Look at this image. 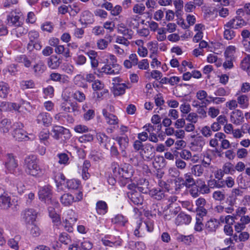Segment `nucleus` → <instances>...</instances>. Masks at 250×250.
Segmentation results:
<instances>
[{
  "label": "nucleus",
  "mask_w": 250,
  "mask_h": 250,
  "mask_svg": "<svg viewBox=\"0 0 250 250\" xmlns=\"http://www.w3.org/2000/svg\"><path fill=\"white\" fill-rule=\"evenodd\" d=\"M25 172L31 176H40L42 173V168L38 164L36 157L34 155L26 157L24 160Z\"/></svg>",
  "instance_id": "f257e3e1"
},
{
  "label": "nucleus",
  "mask_w": 250,
  "mask_h": 250,
  "mask_svg": "<svg viewBox=\"0 0 250 250\" xmlns=\"http://www.w3.org/2000/svg\"><path fill=\"white\" fill-rule=\"evenodd\" d=\"M235 48L234 46L228 47L225 52L226 61L223 64V67L225 69H231L233 67V62L235 61L234 53Z\"/></svg>",
  "instance_id": "f03ea898"
},
{
  "label": "nucleus",
  "mask_w": 250,
  "mask_h": 250,
  "mask_svg": "<svg viewBox=\"0 0 250 250\" xmlns=\"http://www.w3.org/2000/svg\"><path fill=\"white\" fill-rule=\"evenodd\" d=\"M4 165L6 171L15 174L16 168L18 167V162L13 154L8 153L6 155V160Z\"/></svg>",
  "instance_id": "7ed1b4c3"
},
{
  "label": "nucleus",
  "mask_w": 250,
  "mask_h": 250,
  "mask_svg": "<svg viewBox=\"0 0 250 250\" xmlns=\"http://www.w3.org/2000/svg\"><path fill=\"white\" fill-rule=\"evenodd\" d=\"M141 157L146 161H151L155 157V152L153 146L150 144L144 145V147L140 151Z\"/></svg>",
  "instance_id": "20e7f679"
},
{
  "label": "nucleus",
  "mask_w": 250,
  "mask_h": 250,
  "mask_svg": "<svg viewBox=\"0 0 250 250\" xmlns=\"http://www.w3.org/2000/svg\"><path fill=\"white\" fill-rule=\"evenodd\" d=\"M37 212L33 208H27L21 213L22 220L27 224H32L37 217Z\"/></svg>",
  "instance_id": "39448f33"
},
{
  "label": "nucleus",
  "mask_w": 250,
  "mask_h": 250,
  "mask_svg": "<svg viewBox=\"0 0 250 250\" xmlns=\"http://www.w3.org/2000/svg\"><path fill=\"white\" fill-rule=\"evenodd\" d=\"M21 14L12 11L7 17V20L9 25L18 26L22 24Z\"/></svg>",
  "instance_id": "423d86ee"
},
{
  "label": "nucleus",
  "mask_w": 250,
  "mask_h": 250,
  "mask_svg": "<svg viewBox=\"0 0 250 250\" xmlns=\"http://www.w3.org/2000/svg\"><path fill=\"white\" fill-rule=\"evenodd\" d=\"M51 189L49 187H43L40 190L39 192V197L41 199L44 200L47 204L52 203Z\"/></svg>",
  "instance_id": "0eeeda50"
},
{
  "label": "nucleus",
  "mask_w": 250,
  "mask_h": 250,
  "mask_svg": "<svg viewBox=\"0 0 250 250\" xmlns=\"http://www.w3.org/2000/svg\"><path fill=\"white\" fill-rule=\"evenodd\" d=\"M104 66L101 68L100 72L111 75H115L119 73L120 68L113 67L112 64L109 63L108 60H106Z\"/></svg>",
  "instance_id": "6e6552de"
},
{
  "label": "nucleus",
  "mask_w": 250,
  "mask_h": 250,
  "mask_svg": "<svg viewBox=\"0 0 250 250\" xmlns=\"http://www.w3.org/2000/svg\"><path fill=\"white\" fill-rule=\"evenodd\" d=\"M127 196L135 205H142L143 198L140 192L135 190H131L127 193Z\"/></svg>",
  "instance_id": "1a4fd4ad"
},
{
  "label": "nucleus",
  "mask_w": 250,
  "mask_h": 250,
  "mask_svg": "<svg viewBox=\"0 0 250 250\" xmlns=\"http://www.w3.org/2000/svg\"><path fill=\"white\" fill-rule=\"evenodd\" d=\"M245 21L240 18L236 17L230 20L226 24L227 27H232L233 29L242 28L246 25Z\"/></svg>",
  "instance_id": "9d476101"
},
{
  "label": "nucleus",
  "mask_w": 250,
  "mask_h": 250,
  "mask_svg": "<svg viewBox=\"0 0 250 250\" xmlns=\"http://www.w3.org/2000/svg\"><path fill=\"white\" fill-rule=\"evenodd\" d=\"M51 117L46 112H42L37 116L36 121L38 124H42L45 126H48L51 123Z\"/></svg>",
  "instance_id": "9b49d317"
},
{
  "label": "nucleus",
  "mask_w": 250,
  "mask_h": 250,
  "mask_svg": "<svg viewBox=\"0 0 250 250\" xmlns=\"http://www.w3.org/2000/svg\"><path fill=\"white\" fill-rule=\"evenodd\" d=\"M61 60L56 55H52L47 59V65L52 69H57L61 63Z\"/></svg>",
  "instance_id": "f8f14e48"
},
{
  "label": "nucleus",
  "mask_w": 250,
  "mask_h": 250,
  "mask_svg": "<svg viewBox=\"0 0 250 250\" xmlns=\"http://www.w3.org/2000/svg\"><path fill=\"white\" fill-rule=\"evenodd\" d=\"M102 113L107 124L115 125L118 123V119L115 115L108 112L105 109L103 110Z\"/></svg>",
  "instance_id": "ddd939ff"
},
{
  "label": "nucleus",
  "mask_w": 250,
  "mask_h": 250,
  "mask_svg": "<svg viewBox=\"0 0 250 250\" xmlns=\"http://www.w3.org/2000/svg\"><path fill=\"white\" fill-rule=\"evenodd\" d=\"M60 202L64 206H69L75 202V198L69 193H64L60 198Z\"/></svg>",
  "instance_id": "4468645a"
},
{
  "label": "nucleus",
  "mask_w": 250,
  "mask_h": 250,
  "mask_svg": "<svg viewBox=\"0 0 250 250\" xmlns=\"http://www.w3.org/2000/svg\"><path fill=\"white\" fill-rule=\"evenodd\" d=\"M11 198L7 194L3 193L0 196V207L6 209L11 206Z\"/></svg>",
  "instance_id": "2eb2a0df"
},
{
  "label": "nucleus",
  "mask_w": 250,
  "mask_h": 250,
  "mask_svg": "<svg viewBox=\"0 0 250 250\" xmlns=\"http://www.w3.org/2000/svg\"><path fill=\"white\" fill-rule=\"evenodd\" d=\"M69 130L62 126L56 125L53 127L52 132L53 137L56 140H59L62 134L68 132Z\"/></svg>",
  "instance_id": "dca6fc26"
},
{
  "label": "nucleus",
  "mask_w": 250,
  "mask_h": 250,
  "mask_svg": "<svg viewBox=\"0 0 250 250\" xmlns=\"http://www.w3.org/2000/svg\"><path fill=\"white\" fill-rule=\"evenodd\" d=\"M191 220V218L189 215L184 213H180L178 215L175 219V223L177 225L183 224H188L190 222Z\"/></svg>",
  "instance_id": "f3484780"
},
{
  "label": "nucleus",
  "mask_w": 250,
  "mask_h": 250,
  "mask_svg": "<svg viewBox=\"0 0 250 250\" xmlns=\"http://www.w3.org/2000/svg\"><path fill=\"white\" fill-rule=\"evenodd\" d=\"M13 136L16 140L18 141H22L23 140H27L28 139V137L27 133L23 129H14Z\"/></svg>",
  "instance_id": "a211bd4d"
},
{
  "label": "nucleus",
  "mask_w": 250,
  "mask_h": 250,
  "mask_svg": "<svg viewBox=\"0 0 250 250\" xmlns=\"http://www.w3.org/2000/svg\"><path fill=\"white\" fill-rule=\"evenodd\" d=\"M230 118L234 124L237 125L241 122L244 119L243 113L240 110H235L232 112Z\"/></svg>",
  "instance_id": "6ab92c4d"
},
{
  "label": "nucleus",
  "mask_w": 250,
  "mask_h": 250,
  "mask_svg": "<svg viewBox=\"0 0 250 250\" xmlns=\"http://www.w3.org/2000/svg\"><path fill=\"white\" fill-rule=\"evenodd\" d=\"M165 191L164 189L158 188L150 190L149 194L153 198L157 200H160L164 197Z\"/></svg>",
  "instance_id": "aec40b11"
},
{
  "label": "nucleus",
  "mask_w": 250,
  "mask_h": 250,
  "mask_svg": "<svg viewBox=\"0 0 250 250\" xmlns=\"http://www.w3.org/2000/svg\"><path fill=\"white\" fill-rule=\"evenodd\" d=\"M139 19L138 16L135 15L128 18L126 20V24L131 29H136L139 26Z\"/></svg>",
  "instance_id": "412c9836"
},
{
  "label": "nucleus",
  "mask_w": 250,
  "mask_h": 250,
  "mask_svg": "<svg viewBox=\"0 0 250 250\" xmlns=\"http://www.w3.org/2000/svg\"><path fill=\"white\" fill-rule=\"evenodd\" d=\"M114 142L113 140H108L104 144V147L106 149H110L112 156L117 157L119 153L117 147L114 146Z\"/></svg>",
  "instance_id": "4be33fe9"
},
{
  "label": "nucleus",
  "mask_w": 250,
  "mask_h": 250,
  "mask_svg": "<svg viewBox=\"0 0 250 250\" xmlns=\"http://www.w3.org/2000/svg\"><path fill=\"white\" fill-rule=\"evenodd\" d=\"M127 87L125 83H119L115 85L113 87V92L115 96H120L125 93Z\"/></svg>",
  "instance_id": "5701e85b"
},
{
  "label": "nucleus",
  "mask_w": 250,
  "mask_h": 250,
  "mask_svg": "<svg viewBox=\"0 0 250 250\" xmlns=\"http://www.w3.org/2000/svg\"><path fill=\"white\" fill-rule=\"evenodd\" d=\"M205 143L202 137H199L194 140V142L192 143V148L196 151H200L202 150L203 146Z\"/></svg>",
  "instance_id": "b1692460"
},
{
  "label": "nucleus",
  "mask_w": 250,
  "mask_h": 250,
  "mask_svg": "<svg viewBox=\"0 0 250 250\" xmlns=\"http://www.w3.org/2000/svg\"><path fill=\"white\" fill-rule=\"evenodd\" d=\"M219 222L215 219H210L206 224L205 227L209 231L214 232L219 225Z\"/></svg>",
  "instance_id": "393cba45"
},
{
  "label": "nucleus",
  "mask_w": 250,
  "mask_h": 250,
  "mask_svg": "<svg viewBox=\"0 0 250 250\" xmlns=\"http://www.w3.org/2000/svg\"><path fill=\"white\" fill-rule=\"evenodd\" d=\"M196 205L199 208L198 211H201V213H199L200 215L204 216L207 213V210L204 208V207L206 204V201L203 198H199L196 200Z\"/></svg>",
  "instance_id": "a878e982"
},
{
  "label": "nucleus",
  "mask_w": 250,
  "mask_h": 250,
  "mask_svg": "<svg viewBox=\"0 0 250 250\" xmlns=\"http://www.w3.org/2000/svg\"><path fill=\"white\" fill-rule=\"evenodd\" d=\"M212 198L216 201L222 202L226 198L225 191L224 190H217L212 193Z\"/></svg>",
  "instance_id": "bb28decb"
},
{
  "label": "nucleus",
  "mask_w": 250,
  "mask_h": 250,
  "mask_svg": "<svg viewBox=\"0 0 250 250\" xmlns=\"http://www.w3.org/2000/svg\"><path fill=\"white\" fill-rule=\"evenodd\" d=\"M11 128V123L7 119L2 120L0 124V130L4 133L8 132Z\"/></svg>",
  "instance_id": "cd10ccee"
},
{
  "label": "nucleus",
  "mask_w": 250,
  "mask_h": 250,
  "mask_svg": "<svg viewBox=\"0 0 250 250\" xmlns=\"http://www.w3.org/2000/svg\"><path fill=\"white\" fill-rule=\"evenodd\" d=\"M235 218L234 215H228L220 216L219 220L222 223H226V225L232 226L235 222Z\"/></svg>",
  "instance_id": "c85d7f7f"
},
{
  "label": "nucleus",
  "mask_w": 250,
  "mask_h": 250,
  "mask_svg": "<svg viewBox=\"0 0 250 250\" xmlns=\"http://www.w3.org/2000/svg\"><path fill=\"white\" fill-rule=\"evenodd\" d=\"M55 52L58 54H62L65 57L68 58L70 57L69 49L65 48L63 45H58L55 49Z\"/></svg>",
  "instance_id": "c756f323"
},
{
  "label": "nucleus",
  "mask_w": 250,
  "mask_h": 250,
  "mask_svg": "<svg viewBox=\"0 0 250 250\" xmlns=\"http://www.w3.org/2000/svg\"><path fill=\"white\" fill-rule=\"evenodd\" d=\"M96 210L99 214H104L107 211V206L103 201H98L96 204Z\"/></svg>",
  "instance_id": "7c9ffc66"
},
{
  "label": "nucleus",
  "mask_w": 250,
  "mask_h": 250,
  "mask_svg": "<svg viewBox=\"0 0 250 250\" xmlns=\"http://www.w3.org/2000/svg\"><path fill=\"white\" fill-rule=\"evenodd\" d=\"M33 70L36 75H40L45 70L46 66L42 62H40L33 66Z\"/></svg>",
  "instance_id": "2f4dec72"
},
{
  "label": "nucleus",
  "mask_w": 250,
  "mask_h": 250,
  "mask_svg": "<svg viewBox=\"0 0 250 250\" xmlns=\"http://www.w3.org/2000/svg\"><path fill=\"white\" fill-rule=\"evenodd\" d=\"M128 247L131 249H136V250H145L146 249L145 244L142 242L130 241L129 243Z\"/></svg>",
  "instance_id": "473e14b6"
},
{
  "label": "nucleus",
  "mask_w": 250,
  "mask_h": 250,
  "mask_svg": "<svg viewBox=\"0 0 250 250\" xmlns=\"http://www.w3.org/2000/svg\"><path fill=\"white\" fill-rule=\"evenodd\" d=\"M116 43H117V45L127 50H128V46L130 43L128 40L124 37H117L116 39Z\"/></svg>",
  "instance_id": "72a5a7b5"
},
{
  "label": "nucleus",
  "mask_w": 250,
  "mask_h": 250,
  "mask_svg": "<svg viewBox=\"0 0 250 250\" xmlns=\"http://www.w3.org/2000/svg\"><path fill=\"white\" fill-rule=\"evenodd\" d=\"M224 38L228 40H230L232 39L235 36V33L233 30V28L232 27H227L226 26V24L224 25Z\"/></svg>",
  "instance_id": "f704fd0d"
},
{
  "label": "nucleus",
  "mask_w": 250,
  "mask_h": 250,
  "mask_svg": "<svg viewBox=\"0 0 250 250\" xmlns=\"http://www.w3.org/2000/svg\"><path fill=\"white\" fill-rule=\"evenodd\" d=\"M27 30L21 25L16 26V27L13 29L12 34L13 36H15L17 38L22 36L27 33Z\"/></svg>",
  "instance_id": "c9c22d12"
},
{
  "label": "nucleus",
  "mask_w": 250,
  "mask_h": 250,
  "mask_svg": "<svg viewBox=\"0 0 250 250\" xmlns=\"http://www.w3.org/2000/svg\"><path fill=\"white\" fill-rule=\"evenodd\" d=\"M9 91V88L7 83L0 82V97L5 98L7 97Z\"/></svg>",
  "instance_id": "e433bc0d"
},
{
  "label": "nucleus",
  "mask_w": 250,
  "mask_h": 250,
  "mask_svg": "<svg viewBox=\"0 0 250 250\" xmlns=\"http://www.w3.org/2000/svg\"><path fill=\"white\" fill-rule=\"evenodd\" d=\"M236 155L239 159H246L249 155L248 150L245 148H239L237 149Z\"/></svg>",
  "instance_id": "4c0bfd02"
},
{
  "label": "nucleus",
  "mask_w": 250,
  "mask_h": 250,
  "mask_svg": "<svg viewBox=\"0 0 250 250\" xmlns=\"http://www.w3.org/2000/svg\"><path fill=\"white\" fill-rule=\"evenodd\" d=\"M67 187L69 189H78L81 186L80 182L76 179H71L67 181Z\"/></svg>",
  "instance_id": "58836bf2"
},
{
  "label": "nucleus",
  "mask_w": 250,
  "mask_h": 250,
  "mask_svg": "<svg viewBox=\"0 0 250 250\" xmlns=\"http://www.w3.org/2000/svg\"><path fill=\"white\" fill-rule=\"evenodd\" d=\"M243 190L239 188H234L231 190L230 197L233 199V202H234L237 199L238 197L243 196Z\"/></svg>",
  "instance_id": "ea45409f"
},
{
  "label": "nucleus",
  "mask_w": 250,
  "mask_h": 250,
  "mask_svg": "<svg viewBox=\"0 0 250 250\" xmlns=\"http://www.w3.org/2000/svg\"><path fill=\"white\" fill-rule=\"evenodd\" d=\"M222 170L225 174H232L235 171L233 165L230 162L226 163L223 166Z\"/></svg>",
  "instance_id": "a19ab883"
},
{
  "label": "nucleus",
  "mask_w": 250,
  "mask_h": 250,
  "mask_svg": "<svg viewBox=\"0 0 250 250\" xmlns=\"http://www.w3.org/2000/svg\"><path fill=\"white\" fill-rule=\"evenodd\" d=\"M112 222L114 224H117L123 226L125 225L127 221L122 215L118 214L112 219Z\"/></svg>",
  "instance_id": "79ce46f5"
},
{
  "label": "nucleus",
  "mask_w": 250,
  "mask_h": 250,
  "mask_svg": "<svg viewBox=\"0 0 250 250\" xmlns=\"http://www.w3.org/2000/svg\"><path fill=\"white\" fill-rule=\"evenodd\" d=\"M204 166L201 165H196L192 167V172L197 176H201L204 171Z\"/></svg>",
  "instance_id": "37998d69"
},
{
  "label": "nucleus",
  "mask_w": 250,
  "mask_h": 250,
  "mask_svg": "<svg viewBox=\"0 0 250 250\" xmlns=\"http://www.w3.org/2000/svg\"><path fill=\"white\" fill-rule=\"evenodd\" d=\"M166 29L164 28H160L157 29L156 38L159 42H162L166 39Z\"/></svg>",
  "instance_id": "c03bdc74"
},
{
  "label": "nucleus",
  "mask_w": 250,
  "mask_h": 250,
  "mask_svg": "<svg viewBox=\"0 0 250 250\" xmlns=\"http://www.w3.org/2000/svg\"><path fill=\"white\" fill-rule=\"evenodd\" d=\"M62 71L68 75H73L74 67L70 63H65L62 66Z\"/></svg>",
  "instance_id": "a18cd8bd"
},
{
  "label": "nucleus",
  "mask_w": 250,
  "mask_h": 250,
  "mask_svg": "<svg viewBox=\"0 0 250 250\" xmlns=\"http://www.w3.org/2000/svg\"><path fill=\"white\" fill-rule=\"evenodd\" d=\"M116 140L122 150H124L128 146V139L127 137H118Z\"/></svg>",
  "instance_id": "49530a36"
},
{
  "label": "nucleus",
  "mask_w": 250,
  "mask_h": 250,
  "mask_svg": "<svg viewBox=\"0 0 250 250\" xmlns=\"http://www.w3.org/2000/svg\"><path fill=\"white\" fill-rule=\"evenodd\" d=\"M113 48L115 53L120 56H125L128 50L117 44H114L113 45Z\"/></svg>",
  "instance_id": "de8ad7c7"
},
{
  "label": "nucleus",
  "mask_w": 250,
  "mask_h": 250,
  "mask_svg": "<svg viewBox=\"0 0 250 250\" xmlns=\"http://www.w3.org/2000/svg\"><path fill=\"white\" fill-rule=\"evenodd\" d=\"M185 185L187 187H189L195 185V181L192 176L189 173H186L184 175Z\"/></svg>",
  "instance_id": "09e8293b"
},
{
  "label": "nucleus",
  "mask_w": 250,
  "mask_h": 250,
  "mask_svg": "<svg viewBox=\"0 0 250 250\" xmlns=\"http://www.w3.org/2000/svg\"><path fill=\"white\" fill-rule=\"evenodd\" d=\"M211 156L210 154L207 153L204 155L202 160V164L205 167H209L211 164Z\"/></svg>",
  "instance_id": "8fccbe9b"
},
{
  "label": "nucleus",
  "mask_w": 250,
  "mask_h": 250,
  "mask_svg": "<svg viewBox=\"0 0 250 250\" xmlns=\"http://www.w3.org/2000/svg\"><path fill=\"white\" fill-rule=\"evenodd\" d=\"M92 17V14L89 11H85L82 14L83 20L85 23H91L93 21Z\"/></svg>",
  "instance_id": "3c124183"
},
{
  "label": "nucleus",
  "mask_w": 250,
  "mask_h": 250,
  "mask_svg": "<svg viewBox=\"0 0 250 250\" xmlns=\"http://www.w3.org/2000/svg\"><path fill=\"white\" fill-rule=\"evenodd\" d=\"M248 101V97L245 95H241L237 98V103L242 105V107H247Z\"/></svg>",
  "instance_id": "603ef678"
},
{
  "label": "nucleus",
  "mask_w": 250,
  "mask_h": 250,
  "mask_svg": "<svg viewBox=\"0 0 250 250\" xmlns=\"http://www.w3.org/2000/svg\"><path fill=\"white\" fill-rule=\"evenodd\" d=\"M21 85L23 89L33 88L35 86V83L33 80L22 81L21 83Z\"/></svg>",
  "instance_id": "864d4df0"
},
{
  "label": "nucleus",
  "mask_w": 250,
  "mask_h": 250,
  "mask_svg": "<svg viewBox=\"0 0 250 250\" xmlns=\"http://www.w3.org/2000/svg\"><path fill=\"white\" fill-rule=\"evenodd\" d=\"M198 118L199 116L196 113L191 112L188 115L186 119L191 123L196 124L198 122Z\"/></svg>",
  "instance_id": "5fc2aeb1"
},
{
  "label": "nucleus",
  "mask_w": 250,
  "mask_h": 250,
  "mask_svg": "<svg viewBox=\"0 0 250 250\" xmlns=\"http://www.w3.org/2000/svg\"><path fill=\"white\" fill-rule=\"evenodd\" d=\"M201 132L202 134L206 138L210 137L212 134L210 127L208 125L203 126L201 130Z\"/></svg>",
  "instance_id": "6e6d98bb"
},
{
  "label": "nucleus",
  "mask_w": 250,
  "mask_h": 250,
  "mask_svg": "<svg viewBox=\"0 0 250 250\" xmlns=\"http://www.w3.org/2000/svg\"><path fill=\"white\" fill-rule=\"evenodd\" d=\"M41 28L43 31L51 33L53 30L54 25L51 22L47 21L42 24Z\"/></svg>",
  "instance_id": "4d7b16f0"
},
{
  "label": "nucleus",
  "mask_w": 250,
  "mask_h": 250,
  "mask_svg": "<svg viewBox=\"0 0 250 250\" xmlns=\"http://www.w3.org/2000/svg\"><path fill=\"white\" fill-rule=\"evenodd\" d=\"M146 7L142 3L135 4L133 8V11L135 13L142 14L145 11Z\"/></svg>",
  "instance_id": "13d9d810"
},
{
  "label": "nucleus",
  "mask_w": 250,
  "mask_h": 250,
  "mask_svg": "<svg viewBox=\"0 0 250 250\" xmlns=\"http://www.w3.org/2000/svg\"><path fill=\"white\" fill-rule=\"evenodd\" d=\"M180 157L185 160H188L192 157L191 153L188 150L183 149L179 152Z\"/></svg>",
  "instance_id": "bf43d9fd"
},
{
  "label": "nucleus",
  "mask_w": 250,
  "mask_h": 250,
  "mask_svg": "<svg viewBox=\"0 0 250 250\" xmlns=\"http://www.w3.org/2000/svg\"><path fill=\"white\" fill-rule=\"evenodd\" d=\"M73 98L79 102H83L85 99V96L84 93L80 91H76L74 93Z\"/></svg>",
  "instance_id": "052dcab7"
},
{
  "label": "nucleus",
  "mask_w": 250,
  "mask_h": 250,
  "mask_svg": "<svg viewBox=\"0 0 250 250\" xmlns=\"http://www.w3.org/2000/svg\"><path fill=\"white\" fill-rule=\"evenodd\" d=\"M95 116V111L93 109H88L83 114V119L88 121L92 119Z\"/></svg>",
  "instance_id": "680f3d73"
},
{
  "label": "nucleus",
  "mask_w": 250,
  "mask_h": 250,
  "mask_svg": "<svg viewBox=\"0 0 250 250\" xmlns=\"http://www.w3.org/2000/svg\"><path fill=\"white\" fill-rule=\"evenodd\" d=\"M92 87L94 91H100L103 90L104 84L102 83L99 80L95 81L92 84Z\"/></svg>",
  "instance_id": "e2e57ef3"
},
{
  "label": "nucleus",
  "mask_w": 250,
  "mask_h": 250,
  "mask_svg": "<svg viewBox=\"0 0 250 250\" xmlns=\"http://www.w3.org/2000/svg\"><path fill=\"white\" fill-rule=\"evenodd\" d=\"M129 162L134 166L138 165L139 156L137 152H133L130 155Z\"/></svg>",
  "instance_id": "0e129e2a"
},
{
  "label": "nucleus",
  "mask_w": 250,
  "mask_h": 250,
  "mask_svg": "<svg viewBox=\"0 0 250 250\" xmlns=\"http://www.w3.org/2000/svg\"><path fill=\"white\" fill-rule=\"evenodd\" d=\"M208 97V94L206 91L204 90H199L196 95V97L197 99L201 101H203L206 100Z\"/></svg>",
  "instance_id": "69168bd1"
},
{
  "label": "nucleus",
  "mask_w": 250,
  "mask_h": 250,
  "mask_svg": "<svg viewBox=\"0 0 250 250\" xmlns=\"http://www.w3.org/2000/svg\"><path fill=\"white\" fill-rule=\"evenodd\" d=\"M219 109L214 107H210L208 108V115L212 118L216 117L219 114Z\"/></svg>",
  "instance_id": "338daca9"
},
{
  "label": "nucleus",
  "mask_w": 250,
  "mask_h": 250,
  "mask_svg": "<svg viewBox=\"0 0 250 250\" xmlns=\"http://www.w3.org/2000/svg\"><path fill=\"white\" fill-rule=\"evenodd\" d=\"M250 66V55H248L242 61L241 67L243 70Z\"/></svg>",
  "instance_id": "774afa93"
}]
</instances>
